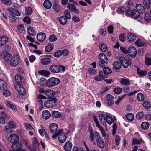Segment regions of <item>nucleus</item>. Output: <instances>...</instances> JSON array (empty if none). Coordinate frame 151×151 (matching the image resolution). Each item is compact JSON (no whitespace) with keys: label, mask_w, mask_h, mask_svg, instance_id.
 I'll list each match as a JSON object with an SVG mask.
<instances>
[{"label":"nucleus","mask_w":151,"mask_h":151,"mask_svg":"<svg viewBox=\"0 0 151 151\" xmlns=\"http://www.w3.org/2000/svg\"><path fill=\"white\" fill-rule=\"evenodd\" d=\"M66 135V134L63 132V129H60L58 132L53 135L52 137L54 138H56L58 136L59 142L61 143H63L65 142L67 139Z\"/></svg>","instance_id":"f257e3e1"},{"label":"nucleus","mask_w":151,"mask_h":151,"mask_svg":"<svg viewBox=\"0 0 151 151\" xmlns=\"http://www.w3.org/2000/svg\"><path fill=\"white\" fill-rule=\"evenodd\" d=\"M60 80L55 77H52L49 78L46 82V86L48 87H51L58 84Z\"/></svg>","instance_id":"f03ea898"},{"label":"nucleus","mask_w":151,"mask_h":151,"mask_svg":"<svg viewBox=\"0 0 151 151\" xmlns=\"http://www.w3.org/2000/svg\"><path fill=\"white\" fill-rule=\"evenodd\" d=\"M65 69V67L63 65H60L57 66L52 65L50 66L49 70L52 72L55 73H58L60 71H64Z\"/></svg>","instance_id":"7ed1b4c3"},{"label":"nucleus","mask_w":151,"mask_h":151,"mask_svg":"<svg viewBox=\"0 0 151 151\" xmlns=\"http://www.w3.org/2000/svg\"><path fill=\"white\" fill-rule=\"evenodd\" d=\"M50 100L46 101L44 104V106L47 108H52L56 106L57 100L55 97H50Z\"/></svg>","instance_id":"20e7f679"},{"label":"nucleus","mask_w":151,"mask_h":151,"mask_svg":"<svg viewBox=\"0 0 151 151\" xmlns=\"http://www.w3.org/2000/svg\"><path fill=\"white\" fill-rule=\"evenodd\" d=\"M90 141L93 144H95L96 142L98 141L101 138L100 135L97 131H95L94 133L92 131H90Z\"/></svg>","instance_id":"39448f33"},{"label":"nucleus","mask_w":151,"mask_h":151,"mask_svg":"<svg viewBox=\"0 0 151 151\" xmlns=\"http://www.w3.org/2000/svg\"><path fill=\"white\" fill-rule=\"evenodd\" d=\"M99 58L100 60L99 61L98 65L101 68L103 67L104 64H107L109 61L106 56L103 53H100L99 55Z\"/></svg>","instance_id":"423d86ee"},{"label":"nucleus","mask_w":151,"mask_h":151,"mask_svg":"<svg viewBox=\"0 0 151 151\" xmlns=\"http://www.w3.org/2000/svg\"><path fill=\"white\" fill-rule=\"evenodd\" d=\"M52 56L50 55H46L41 59V63L44 65H46L49 64L51 62Z\"/></svg>","instance_id":"0eeeda50"},{"label":"nucleus","mask_w":151,"mask_h":151,"mask_svg":"<svg viewBox=\"0 0 151 151\" xmlns=\"http://www.w3.org/2000/svg\"><path fill=\"white\" fill-rule=\"evenodd\" d=\"M103 71H101L99 72V74L101 75L105 78H107L109 74H111L112 73L111 70L108 67H105L103 68Z\"/></svg>","instance_id":"6e6552de"},{"label":"nucleus","mask_w":151,"mask_h":151,"mask_svg":"<svg viewBox=\"0 0 151 151\" xmlns=\"http://www.w3.org/2000/svg\"><path fill=\"white\" fill-rule=\"evenodd\" d=\"M105 98L108 106H111L113 105L114 103L113 101L114 97L112 95L110 94H107L105 96Z\"/></svg>","instance_id":"1a4fd4ad"},{"label":"nucleus","mask_w":151,"mask_h":151,"mask_svg":"<svg viewBox=\"0 0 151 151\" xmlns=\"http://www.w3.org/2000/svg\"><path fill=\"white\" fill-rule=\"evenodd\" d=\"M119 61L121 65L125 68H127L131 63L130 61L127 60L124 57L122 56L120 57Z\"/></svg>","instance_id":"9d476101"},{"label":"nucleus","mask_w":151,"mask_h":151,"mask_svg":"<svg viewBox=\"0 0 151 151\" xmlns=\"http://www.w3.org/2000/svg\"><path fill=\"white\" fill-rule=\"evenodd\" d=\"M127 53L129 56L133 58H134L137 55V51L135 47L131 46L128 48Z\"/></svg>","instance_id":"9b49d317"},{"label":"nucleus","mask_w":151,"mask_h":151,"mask_svg":"<svg viewBox=\"0 0 151 151\" xmlns=\"http://www.w3.org/2000/svg\"><path fill=\"white\" fill-rule=\"evenodd\" d=\"M15 88L21 95L25 93V90L21 84H15L14 86Z\"/></svg>","instance_id":"f8f14e48"},{"label":"nucleus","mask_w":151,"mask_h":151,"mask_svg":"<svg viewBox=\"0 0 151 151\" xmlns=\"http://www.w3.org/2000/svg\"><path fill=\"white\" fill-rule=\"evenodd\" d=\"M93 119L94 121L96 124V126L97 127L99 128L102 134L104 137L106 136L104 130L103 129L102 127H101L100 125L99 121L97 118L96 116H93Z\"/></svg>","instance_id":"ddd939ff"},{"label":"nucleus","mask_w":151,"mask_h":151,"mask_svg":"<svg viewBox=\"0 0 151 151\" xmlns=\"http://www.w3.org/2000/svg\"><path fill=\"white\" fill-rule=\"evenodd\" d=\"M19 60L20 58L19 55H17L15 56L13 59L11 60L10 62V65L13 67L16 66L18 64Z\"/></svg>","instance_id":"4468645a"},{"label":"nucleus","mask_w":151,"mask_h":151,"mask_svg":"<svg viewBox=\"0 0 151 151\" xmlns=\"http://www.w3.org/2000/svg\"><path fill=\"white\" fill-rule=\"evenodd\" d=\"M49 128L50 131L55 134H56L58 131V126L56 124L52 123L50 124L49 125Z\"/></svg>","instance_id":"2eb2a0df"},{"label":"nucleus","mask_w":151,"mask_h":151,"mask_svg":"<svg viewBox=\"0 0 151 151\" xmlns=\"http://www.w3.org/2000/svg\"><path fill=\"white\" fill-rule=\"evenodd\" d=\"M15 79L17 82L15 84H24L25 83L24 79L19 75H16L15 77Z\"/></svg>","instance_id":"dca6fc26"},{"label":"nucleus","mask_w":151,"mask_h":151,"mask_svg":"<svg viewBox=\"0 0 151 151\" xmlns=\"http://www.w3.org/2000/svg\"><path fill=\"white\" fill-rule=\"evenodd\" d=\"M22 147V144L18 142L13 143L11 148L13 151H19Z\"/></svg>","instance_id":"f3484780"},{"label":"nucleus","mask_w":151,"mask_h":151,"mask_svg":"<svg viewBox=\"0 0 151 151\" xmlns=\"http://www.w3.org/2000/svg\"><path fill=\"white\" fill-rule=\"evenodd\" d=\"M37 40L40 42L44 41L46 39V35L43 32L38 33L36 36Z\"/></svg>","instance_id":"a211bd4d"},{"label":"nucleus","mask_w":151,"mask_h":151,"mask_svg":"<svg viewBox=\"0 0 151 151\" xmlns=\"http://www.w3.org/2000/svg\"><path fill=\"white\" fill-rule=\"evenodd\" d=\"M0 116V124H4L5 123V121L7 120V115L3 111H1Z\"/></svg>","instance_id":"6ab92c4d"},{"label":"nucleus","mask_w":151,"mask_h":151,"mask_svg":"<svg viewBox=\"0 0 151 151\" xmlns=\"http://www.w3.org/2000/svg\"><path fill=\"white\" fill-rule=\"evenodd\" d=\"M136 10L141 14L144 13L145 12V10L144 7L142 5L138 4L136 5Z\"/></svg>","instance_id":"aec40b11"},{"label":"nucleus","mask_w":151,"mask_h":151,"mask_svg":"<svg viewBox=\"0 0 151 151\" xmlns=\"http://www.w3.org/2000/svg\"><path fill=\"white\" fill-rule=\"evenodd\" d=\"M72 146V143L70 141H67L65 143L64 148L65 151H71Z\"/></svg>","instance_id":"412c9836"},{"label":"nucleus","mask_w":151,"mask_h":151,"mask_svg":"<svg viewBox=\"0 0 151 151\" xmlns=\"http://www.w3.org/2000/svg\"><path fill=\"white\" fill-rule=\"evenodd\" d=\"M99 118L101 123L105 126L106 125V123L104 121H106V115L104 114H100L98 116Z\"/></svg>","instance_id":"4be33fe9"},{"label":"nucleus","mask_w":151,"mask_h":151,"mask_svg":"<svg viewBox=\"0 0 151 151\" xmlns=\"http://www.w3.org/2000/svg\"><path fill=\"white\" fill-rule=\"evenodd\" d=\"M8 38L6 36H2L0 37V47L6 44L8 41Z\"/></svg>","instance_id":"5701e85b"},{"label":"nucleus","mask_w":151,"mask_h":151,"mask_svg":"<svg viewBox=\"0 0 151 151\" xmlns=\"http://www.w3.org/2000/svg\"><path fill=\"white\" fill-rule=\"evenodd\" d=\"M128 40L129 42H134L136 38V35L134 33H130L127 36Z\"/></svg>","instance_id":"b1692460"},{"label":"nucleus","mask_w":151,"mask_h":151,"mask_svg":"<svg viewBox=\"0 0 151 151\" xmlns=\"http://www.w3.org/2000/svg\"><path fill=\"white\" fill-rule=\"evenodd\" d=\"M27 33L31 36H33L36 35L35 30L34 27L31 26H29L27 28Z\"/></svg>","instance_id":"393cba45"},{"label":"nucleus","mask_w":151,"mask_h":151,"mask_svg":"<svg viewBox=\"0 0 151 151\" xmlns=\"http://www.w3.org/2000/svg\"><path fill=\"white\" fill-rule=\"evenodd\" d=\"M11 138L10 141L13 143H17L19 141V139L18 136L15 134H12L10 135Z\"/></svg>","instance_id":"a878e982"},{"label":"nucleus","mask_w":151,"mask_h":151,"mask_svg":"<svg viewBox=\"0 0 151 151\" xmlns=\"http://www.w3.org/2000/svg\"><path fill=\"white\" fill-rule=\"evenodd\" d=\"M131 16L135 18H138L141 15L136 10L133 9L130 12Z\"/></svg>","instance_id":"bb28decb"},{"label":"nucleus","mask_w":151,"mask_h":151,"mask_svg":"<svg viewBox=\"0 0 151 151\" xmlns=\"http://www.w3.org/2000/svg\"><path fill=\"white\" fill-rule=\"evenodd\" d=\"M51 114L49 111L45 110L42 114V116L43 119H48L51 116Z\"/></svg>","instance_id":"cd10ccee"},{"label":"nucleus","mask_w":151,"mask_h":151,"mask_svg":"<svg viewBox=\"0 0 151 151\" xmlns=\"http://www.w3.org/2000/svg\"><path fill=\"white\" fill-rule=\"evenodd\" d=\"M121 64L118 61L114 62L113 63V69L116 71L117 70L120 69L121 68Z\"/></svg>","instance_id":"c85d7f7f"},{"label":"nucleus","mask_w":151,"mask_h":151,"mask_svg":"<svg viewBox=\"0 0 151 151\" xmlns=\"http://www.w3.org/2000/svg\"><path fill=\"white\" fill-rule=\"evenodd\" d=\"M97 143V145L98 147L100 148H103L105 146V143L103 139L101 138L99 139L98 141L96 142Z\"/></svg>","instance_id":"c756f323"},{"label":"nucleus","mask_w":151,"mask_h":151,"mask_svg":"<svg viewBox=\"0 0 151 151\" xmlns=\"http://www.w3.org/2000/svg\"><path fill=\"white\" fill-rule=\"evenodd\" d=\"M53 9L56 12H59L61 9V7L58 4V2L55 1L53 5Z\"/></svg>","instance_id":"7c9ffc66"},{"label":"nucleus","mask_w":151,"mask_h":151,"mask_svg":"<svg viewBox=\"0 0 151 151\" xmlns=\"http://www.w3.org/2000/svg\"><path fill=\"white\" fill-rule=\"evenodd\" d=\"M4 59L5 61V63L6 65H9V52H4Z\"/></svg>","instance_id":"2f4dec72"},{"label":"nucleus","mask_w":151,"mask_h":151,"mask_svg":"<svg viewBox=\"0 0 151 151\" xmlns=\"http://www.w3.org/2000/svg\"><path fill=\"white\" fill-rule=\"evenodd\" d=\"M43 6L45 8L49 9L52 6V3L49 0H45Z\"/></svg>","instance_id":"473e14b6"},{"label":"nucleus","mask_w":151,"mask_h":151,"mask_svg":"<svg viewBox=\"0 0 151 151\" xmlns=\"http://www.w3.org/2000/svg\"><path fill=\"white\" fill-rule=\"evenodd\" d=\"M99 48L100 50L102 52H106L107 49V46L104 43L99 44Z\"/></svg>","instance_id":"72a5a7b5"},{"label":"nucleus","mask_w":151,"mask_h":151,"mask_svg":"<svg viewBox=\"0 0 151 151\" xmlns=\"http://www.w3.org/2000/svg\"><path fill=\"white\" fill-rule=\"evenodd\" d=\"M32 142L33 144V150H35L37 149V147L39 145V143L36 137H34L32 139Z\"/></svg>","instance_id":"f704fd0d"},{"label":"nucleus","mask_w":151,"mask_h":151,"mask_svg":"<svg viewBox=\"0 0 151 151\" xmlns=\"http://www.w3.org/2000/svg\"><path fill=\"white\" fill-rule=\"evenodd\" d=\"M120 83L122 85L127 86L130 84V81L127 78H122L120 81Z\"/></svg>","instance_id":"c9c22d12"},{"label":"nucleus","mask_w":151,"mask_h":151,"mask_svg":"<svg viewBox=\"0 0 151 151\" xmlns=\"http://www.w3.org/2000/svg\"><path fill=\"white\" fill-rule=\"evenodd\" d=\"M38 73L45 77H47L50 74V72L49 71L45 70H40L38 71Z\"/></svg>","instance_id":"e433bc0d"},{"label":"nucleus","mask_w":151,"mask_h":151,"mask_svg":"<svg viewBox=\"0 0 151 151\" xmlns=\"http://www.w3.org/2000/svg\"><path fill=\"white\" fill-rule=\"evenodd\" d=\"M67 19L64 16H61L59 18V22L62 25H65L67 23Z\"/></svg>","instance_id":"4c0bfd02"},{"label":"nucleus","mask_w":151,"mask_h":151,"mask_svg":"<svg viewBox=\"0 0 151 151\" xmlns=\"http://www.w3.org/2000/svg\"><path fill=\"white\" fill-rule=\"evenodd\" d=\"M54 45L52 43H49L45 47V50L46 52H50L53 49Z\"/></svg>","instance_id":"58836bf2"},{"label":"nucleus","mask_w":151,"mask_h":151,"mask_svg":"<svg viewBox=\"0 0 151 151\" xmlns=\"http://www.w3.org/2000/svg\"><path fill=\"white\" fill-rule=\"evenodd\" d=\"M61 116V114L58 111H54L52 113V116L53 118H59Z\"/></svg>","instance_id":"ea45409f"},{"label":"nucleus","mask_w":151,"mask_h":151,"mask_svg":"<svg viewBox=\"0 0 151 151\" xmlns=\"http://www.w3.org/2000/svg\"><path fill=\"white\" fill-rule=\"evenodd\" d=\"M148 53H147L145 55V63L147 65H151V58L148 57Z\"/></svg>","instance_id":"a19ab883"},{"label":"nucleus","mask_w":151,"mask_h":151,"mask_svg":"<svg viewBox=\"0 0 151 151\" xmlns=\"http://www.w3.org/2000/svg\"><path fill=\"white\" fill-rule=\"evenodd\" d=\"M10 13L16 16H20L21 14L18 10L15 9H12V8L10 9Z\"/></svg>","instance_id":"79ce46f5"},{"label":"nucleus","mask_w":151,"mask_h":151,"mask_svg":"<svg viewBox=\"0 0 151 151\" xmlns=\"http://www.w3.org/2000/svg\"><path fill=\"white\" fill-rule=\"evenodd\" d=\"M106 121L109 124H111L113 121L112 117L109 114H106Z\"/></svg>","instance_id":"37998d69"},{"label":"nucleus","mask_w":151,"mask_h":151,"mask_svg":"<svg viewBox=\"0 0 151 151\" xmlns=\"http://www.w3.org/2000/svg\"><path fill=\"white\" fill-rule=\"evenodd\" d=\"M125 117L128 120L130 121L133 120L134 118V114L132 113H129L126 114Z\"/></svg>","instance_id":"c03bdc74"},{"label":"nucleus","mask_w":151,"mask_h":151,"mask_svg":"<svg viewBox=\"0 0 151 151\" xmlns=\"http://www.w3.org/2000/svg\"><path fill=\"white\" fill-rule=\"evenodd\" d=\"M141 127L143 129L146 130L149 127V124L148 122H144L142 123Z\"/></svg>","instance_id":"a18cd8bd"},{"label":"nucleus","mask_w":151,"mask_h":151,"mask_svg":"<svg viewBox=\"0 0 151 151\" xmlns=\"http://www.w3.org/2000/svg\"><path fill=\"white\" fill-rule=\"evenodd\" d=\"M137 73L142 76H143L147 74V72L146 70H142L139 69L137 67Z\"/></svg>","instance_id":"49530a36"},{"label":"nucleus","mask_w":151,"mask_h":151,"mask_svg":"<svg viewBox=\"0 0 151 151\" xmlns=\"http://www.w3.org/2000/svg\"><path fill=\"white\" fill-rule=\"evenodd\" d=\"M6 87L5 83L2 80L0 79V89L5 90L6 89Z\"/></svg>","instance_id":"de8ad7c7"},{"label":"nucleus","mask_w":151,"mask_h":151,"mask_svg":"<svg viewBox=\"0 0 151 151\" xmlns=\"http://www.w3.org/2000/svg\"><path fill=\"white\" fill-rule=\"evenodd\" d=\"M143 5L146 8L149 9L150 7V0H144Z\"/></svg>","instance_id":"09e8293b"},{"label":"nucleus","mask_w":151,"mask_h":151,"mask_svg":"<svg viewBox=\"0 0 151 151\" xmlns=\"http://www.w3.org/2000/svg\"><path fill=\"white\" fill-rule=\"evenodd\" d=\"M64 14L65 17L67 19H70L71 18V14L70 12L68 10H65Z\"/></svg>","instance_id":"8fccbe9b"},{"label":"nucleus","mask_w":151,"mask_h":151,"mask_svg":"<svg viewBox=\"0 0 151 151\" xmlns=\"http://www.w3.org/2000/svg\"><path fill=\"white\" fill-rule=\"evenodd\" d=\"M136 45L139 47L142 46L144 45L145 43L140 39H138L135 42Z\"/></svg>","instance_id":"3c124183"},{"label":"nucleus","mask_w":151,"mask_h":151,"mask_svg":"<svg viewBox=\"0 0 151 151\" xmlns=\"http://www.w3.org/2000/svg\"><path fill=\"white\" fill-rule=\"evenodd\" d=\"M122 89L120 88H116L113 90L114 92L116 94H120L122 92Z\"/></svg>","instance_id":"603ef678"},{"label":"nucleus","mask_w":151,"mask_h":151,"mask_svg":"<svg viewBox=\"0 0 151 151\" xmlns=\"http://www.w3.org/2000/svg\"><path fill=\"white\" fill-rule=\"evenodd\" d=\"M67 8L69 9L71 11L73 12L76 8V6L74 4H68L67 6Z\"/></svg>","instance_id":"864d4df0"},{"label":"nucleus","mask_w":151,"mask_h":151,"mask_svg":"<svg viewBox=\"0 0 151 151\" xmlns=\"http://www.w3.org/2000/svg\"><path fill=\"white\" fill-rule=\"evenodd\" d=\"M25 12L26 14L27 15H30L32 13V9L30 7L27 8L25 9Z\"/></svg>","instance_id":"5fc2aeb1"},{"label":"nucleus","mask_w":151,"mask_h":151,"mask_svg":"<svg viewBox=\"0 0 151 151\" xmlns=\"http://www.w3.org/2000/svg\"><path fill=\"white\" fill-rule=\"evenodd\" d=\"M142 104L143 106L147 109L151 107V104L147 101L144 102Z\"/></svg>","instance_id":"6e6d98bb"},{"label":"nucleus","mask_w":151,"mask_h":151,"mask_svg":"<svg viewBox=\"0 0 151 151\" xmlns=\"http://www.w3.org/2000/svg\"><path fill=\"white\" fill-rule=\"evenodd\" d=\"M137 99L140 101H142L144 100V96L141 93H139L137 96Z\"/></svg>","instance_id":"4d7b16f0"},{"label":"nucleus","mask_w":151,"mask_h":151,"mask_svg":"<svg viewBox=\"0 0 151 151\" xmlns=\"http://www.w3.org/2000/svg\"><path fill=\"white\" fill-rule=\"evenodd\" d=\"M142 140L141 139L134 138L133 139L132 144H138L141 143Z\"/></svg>","instance_id":"13d9d810"},{"label":"nucleus","mask_w":151,"mask_h":151,"mask_svg":"<svg viewBox=\"0 0 151 151\" xmlns=\"http://www.w3.org/2000/svg\"><path fill=\"white\" fill-rule=\"evenodd\" d=\"M144 114L143 112L142 111L139 112L136 115V117L139 120L141 119L143 117Z\"/></svg>","instance_id":"bf43d9fd"},{"label":"nucleus","mask_w":151,"mask_h":151,"mask_svg":"<svg viewBox=\"0 0 151 151\" xmlns=\"http://www.w3.org/2000/svg\"><path fill=\"white\" fill-rule=\"evenodd\" d=\"M46 95L49 96V98L50 99V97H54L53 96L54 94V92L52 91L49 90H47L46 93Z\"/></svg>","instance_id":"052dcab7"},{"label":"nucleus","mask_w":151,"mask_h":151,"mask_svg":"<svg viewBox=\"0 0 151 151\" xmlns=\"http://www.w3.org/2000/svg\"><path fill=\"white\" fill-rule=\"evenodd\" d=\"M57 40V38L54 35H51L49 38V40L50 42H53L56 41Z\"/></svg>","instance_id":"680f3d73"},{"label":"nucleus","mask_w":151,"mask_h":151,"mask_svg":"<svg viewBox=\"0 0 151 151\" xmlns=\"http://www.w3.org/2000/svg\"><path fill=\"white\" fill-rule=\"evenodd\" d=\"M61 53V50H58L54 53L53 56L55 57L59 58L62 55Z\"/></svg>","instance_id":"e2e57ef3"},{"label":"nucleus","mask_w":151,"mask_h":151,"mask_svg":"<svg viewBox=\"0 0 151 151\" xmlns=\"http://www.w3.org/2000/svg\"><path fill=\"white\" fill-rule=\"evenodd\" d=\"M126 37L124 33H122L119 35V39L121 41L124 42L125 41Z\"/></svg>","instance_id":"0e129e2a"},{"label":"nucleus","mask_w":151,"mask_h":151,"mask_svg":"<svg viewBox=\"0 0 151 151\" xmlns=\"http://www.w3.org/2000/svg\"><path fill=\"white\" fill-rule=\"evenodd\" d=\"M127 7H126V8L123 7H119V13H124L126 10L127 9Z\"/></svg>","instance_id":"69168bd1"},{"label":"nucleus","mask_w":151,"mask_h":151,"mask_svg":"<svg viewBox=\"0 0 151 151\" xmlns=\"http://www.w3.org/2000/svg\"><path fill=\"white\" fill-rule=\"evenodd\" d=\"M24 125L25 126L26 129L27 130H31L32 129H33L32 126L28 123H24Z\"/></svg>","instance_id":"338daca9"},{"label":"nucleus","mask_w":151,"mask_h":151,"mask_svg":"<svg viewBox=\"0 0 151 151\" xmlns=\"http://www.w3.org/2000/svg\"><path fill=\"white\" fill-rule=\"evenodd\" d=\"M16 126V124L14 121H10V129L15 128Z\"/></svg>","instance_id":"774afa93"}]
</instances>
